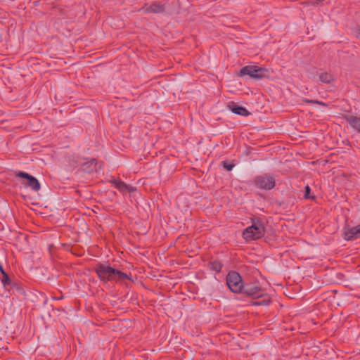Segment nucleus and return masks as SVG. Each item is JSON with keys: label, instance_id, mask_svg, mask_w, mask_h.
<instances>
[{"label": "nucleus", "instance_id": "8", "mask_svg": "<svg viewBox=\"0 0 360 360\" xmlns=\"http://www.w3.org/2000/svg\"><path fill=\"white\" fill-rule=\"evenodd\" d=\"M100 166H98V162L95 159H91L82 165V169L86 172H98Z\"/></svg>", "mask_w": 360, "mask_h": 360}, {"label": "nucleus", "instance_id": "7", "mask_svg": "<svg viewBox=\"0 0 360 360\" xmlns=\"http://www.w3.org/2000/svg\"><path fill=\"white\" fill-rule=\"evenodd\" d=\"M360 237V224L347 229L344 233V238L347 240H354Z\"/></svg>", "mask_w": 360, "mask_h": 360}, {"label": "nucleus", "instance_id": "11", "mask_svg": "<svg viewBox=\"0 0 360 360\" xmlns=\"http://www.w3.org/2000/svg\"><path fill=\"white\" fill-rule=\"evenodd\" d=\"M352 128L360 133V117L356 116H348L346 118Z\"/></svg>", "mask_w": 360, "mask_h": 360}, {"label": "nucleus", "instance_id": "20", "mask_svg": "<svg viewBox=\"0 0 360 360\" xmlns=\"http://www.w3.org/2000/svg\"><path fill=\"white\" fill-rule=\"evenodd\" d=\"M357 37L360 39V30L358 32Z\"/></svg>", "mask_w": 360, "mask_h": 360}, {"label": "nucleus", "instance_id": "17", "mask_svg": "<svg viewBox=\"0 0 360 360\" xmlns=\"http://www.w3.org/2000/svg\"><path fill=\"white\" fill-rule=\"evenodd\" d=\"M309 192H310V188H309V186H307L306 187V190H305V195H304L305 198H310L309 195Z\"/></svg>", "mask_w": 360, "mask_h": 360}, {"label": "nucleus", "instance_id": "4", "mask_svg": "<svg viewBox=\"0 0 360 360\" xmlns=\"http://www.w3.org/2000/svg\"><path fill=\"white\" fill-rule=\"evenodd\" d=\"M226 283L229 289L233 292H239L243 287L240 276L235 272H230L226 277Z\"/></svg>", "mask_w": 360, "mask_h": 360}, {"label": "nucleus", "instance_id": "19", "mask_svg": "<svg viewBox=\"0 0 360 360\" xmlns=\"http://www.w3.org/2000/svg\"><path fill=\"white\" fill-rule=\"evenodd\" d=\"M0 270H1V273H2V274H3V276H4V274H6L4 272V271L3 270V268H2L1 266H0Z\"/></svg>", "mask_w": 360, "mask_h": 360}, {"label": "nucleus", "instance_id": "12", "mask_svg": "<svg viewBox=\"0 0 360 360\" xmlns=\"http://www.w3.org/2000/svg\"><path fill=\"white\" fill-rule=\"evenodd\" d=\"M162 11H164L163 6L157 4H154L149 8H146V12L161 13Z\"/></svg>", "mask_w": 360, "mask_h": 360}, {"label": "nucleus", "instance_id": "1", "mask_svg": "<svg viewBox=\"0 0 360 360\" xmlns=\"http://www.w3.org/2000/svg\"><path fill=\"white\" fill-rule=\"evenodd\" d=\"M96 271L102 280L122 281L128 278L126 274L116 270L106 264H100L96 268Z\"/></svg>", "mask_w": 360, "mask_h": 360}, {"label": "nucleus", "instance_id": "15", "mask_svg": "<svg viewBox=\"0 0 360 360\" xmlns=\"http://www.w3.org/2000/svg\"><path fill=\"white\" fill-rule=\"evenodd\" d=\"M212 267L215 271H220L221 269V264L219 262H213L212 263Z\"/></svg>", "mask_w": 360, "mask_h": 360}, {"label": "nucleus", "instance_id": "10", "mask_svg": "<svg viewBox=\"0 0 360 360\" xmlns=\"http://www.w3.org/2000/svg\"><path fill=\"white\" fill-rule=\"evenodd\" d=\"M229 109L235 114L240 115L242 116H248L249 115L248 111L243 107L239 106L236 104L231 103L229 105Z\"/></svg>", "mask_w": 360, "mask_h": 360}, {"label": "nucleus", "instance_id": "13", "mask_svg": "<svg viewBox=\"0 0 360 360\" xmlns=\"http://www.w3.org/2000/svg\"><path fill=\"white\" fill-rule=\"evenodd\" d=\"M319 79L322 82L324 83H329L333 79V76L327 72L321 73L319 76Z\"/></svg>", "mask_w": 360, "mask_h": 360}, {"label": "nucleus", "instance_id": "2", "mask_svg": "<svg viewBox=\"0 0 360 360\" xmlns=\"http://www.w3.org/2000/svg\"><path fill=\"white\" fill-rule=\"evenodd\" d=\"M265 233L264 227L263 224L259 221H254L252 224L246 228L243 233V238L246 241L252 240H257L264 236Z\"/></svg>", "mask_w": 360, "mask_h": 360}, {"label": "nucleus", "instance_id": "16", "mask_svg": "<svg viewBox=\"0 0 360 360\" xmlns=\"http://www.w3.org/2000/svg\"><path fill=\"white\" fill-rule=\"evenodd\" d=\"M9 278L7 274L4 275V278L2 279V281L4 285H6L8 283Z\"/></svg>", "mask_w": 360, "mask_h": 360}, {"label": "nucleus", "instance_id": "14", "mask_svg": "<svg viewBox=\"0 0 360 360\" xmlns=\"http://www.w3.org/2000/svg\"><path fill=\"white\" fill-rule=\"evenodd\" d=\"M246 292L250 295H257L259 291V288L257 287H251L249 288H247Z\"/></svg>", "mask_w": 360, "mask_h": 360}, {"label": "nucleus", "instance_id": "18", "mask_svg": "<svg viewBox=\"0 0 360 360\" xmlns=\"http://www.w3.org/2000/svg\"><path fill=\"white\" fill-rule=\"evenodd\" d=\"M224 167L228 170V171H231L233 167V165H229V164H224Z\"/></svg>", "mask_w": 360, "mask_h": 360}, {"label": "nucleus", "instance_id": "5", "mask_svg": "<svg viewBox=\"0 0 360 360\" xmlns=\"http://www.w3.org/2000/svg\"><path fill=\"white\" fill-rule=\"evenodd\" d=\"M18 176L24 179L23 184L32 188L34 191H38L40 189V184L38 180L25 172H20Z\"/></svg>", "mask_w": 360, "mask_h": 360}, {"label": "nucleus", "instance_id": "9", "mask_svg": "<svg viewBox=\"0 0 360 360\" xmlns=\"http://www.w3.org/2000/svg\"><path fill=\"white\" fill-rule=\"evenodd\" d=\"M113 184L117 188H118L122 192H129L131 193L135 191V188L134 187L129 186L127 184H125L124 182H122L120 180H114Z\"/></svg>", "mask_w": 360, "mask_h": 360}, {"label": "nucleus", "instance_id": "3", "mask_svg": "<svg viewBox=\"0 0 360 360\" xmlns=\"http://www.w3.org/2000/svg\"><path fill=\"white\" fill-rule=\"evenodd\" d=\"M269 75V72L267 69L256 65L245 66L240 70V75H248L255 79L268 77Z\"/></svg>", "mask_w": 360, "mask_h": 360}, {"label": "nucleus", "instance_id": "6", "mask_svg": "<svg viewBox=\"0 0 360 360\" xmlns=\"http://www.w3.org/2000/svg\"><path fill=\"white\" fill-rule=\"evenodd\" d=\"M256 184L260 188L271 189L275 186L274 179L269 176H261L256 179Z\"/></svg>", "mask_w": 360, "mask_h": 360}]
</instances>
